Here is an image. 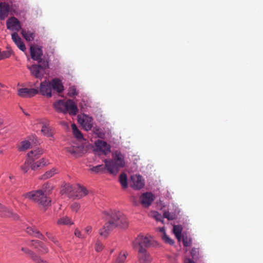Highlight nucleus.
Instances as JSON below:
<instances>
[{
    "label": "nucleus",
    "instance_id": "58836bf2",
    "mask_svg": "<svg viewBox=\"0 0 263 263\" xmlns=\"http://www.w3.org/2000/svg\"><path fill=\"white\" fill-rule=\"evenodd\" d=\"M126 252H121L115 263H123L126 258Z\"/></svg>",
    "mask_w": 263,
    "mask_h": 263
},
{
    "label": "nucleus",
    "instance_id": "20e7f679",
    "mask_svg": "<svg viewBox=\"0 0 263 263\" xmlns=\"http://www.w3.org/2000/svg\"><path fill=\"white\" fill-rule=\"evenodd\" d=\"M53 106L58 112L64 114L68 112L72 116L76 115L78 111L76 104L70 99L66 102L62 100H57L53 104Z\"/></svg>",
    "mask_w": 263,
    "mask_h": 263
},
{
    "label": "nucleus",
    "instance_id": "2eb2a0df",
    "mask_svg": "<svg viewBox=\"0 0 263 263\" xmlns=\"http://www.w3.org/2000/svg\"><path fill=\"white\" fill-rule=\"evenodd\" d=\"M138 259L139 263H150L152 260L145 248L138 250Z\"/></svg>",
    "mask_w": 263,
    "mask_h": 263
},
{
    "label": "nucleus",
    "instance_id": "6ab92c4d",
    "mask_svg": "<svg viewBox=\"0 0 263 263\" xmlns=\"http://www.w3.org/2000/svg\"><path fill=\"white\" fill-rule=\"evenodd\" d=\"M79 122L86 130H90L92 126V119L91 118L85 116L83 118H79Z\"/></svg>",
    "mask_w": 263,
    "mask_h": 263
},
{
    "label": "nucleus",
    "instance_id": "ddd939ff",
    "mask_svg": "<svg viewBox=\"0 0 263 263\" xmlns=\"http://www.w3.org/2000/svg\"><path fill=\"white\" fill-rule=\"evenodd\" d=\"M28 245L34 247L41 254H44L48 252V248L42 242L39 240H30Z\"/></svg>",
    "mask_w": 263,
    "mask_h": 263
},
{
    "label": "nucleus",
    "instance_id": "9b49d317",
    "mask_svg": "<svg viewBox=\"0 0 263 263\" xmlns=\"http://www.w3.org/2000/svg\"><path fill=\"white\" fill-rule=\"evenodd\" d=\"M96 150L101 152L104 155H107L110 152V146L106 142L101 140H98L95 142Z\"/></svg>",
    "mask_w": 263,
    "mask_h": 263
},
{
    "label": "nucleus",
    "instance_id": "6e6d98bb",
    "mask_svg": "<svg viewBox=\"0 0 263 263\" xmlns=\"http://www.w3.org/2000/svg\"><path fill=\"white\" fill-rule=\"evenodd\" d=\"M133 202L134 205H137V202L136 201V199L135 198L133 199Z\"/></svg>",
    "mask_w": 263,
    "mask_h": 263
},
{
    "label": "nucleus",
    "instance_id": "c9c22d12",
    "mask_svg": "<svg viewBox=\"0 0 263 263\" xmlns=\"http://www.w3.org/2000/svg\"><path fill=\"white\" fill-rule=\"evenodd\" d=\"M55 174H56V170L52 168L50 171H47L43 176H42L40 179H47L52 177Z\"/></svg>",
    "mask_w": 263,
    "mask_h": 263
},
{
    "label": "nucleus",
    "instance_id": "ea45409f",
    "mask_svg": "<svg viewBox=\"0 0 263 263\" xmlns=\"http://www.w3.org/2000/svg\"><path fill=\"white\" fill-rule=\"evenodd\" d=\"M30 143L28 141H22L21 143V145L18 148L19 151H23L28 149L30 147Z\"/></svg>",
    "mask_w": 263,
    "mask_h": 263
},
{
    "label": "nucleus",
    "instance_id": "c03bdc74",
    "mask_svg": "<svg viewBox=\"0 0 263 263\" xmlns=\"http://www.w3.org/2000/svg\"><path fill=\"white\" fill-rule=\"evenodd\" d=\"M95 249L96 251L99 252H101L103 249V245L102 243L99 240H97L95 245Z\"/></svg>",
    "mask_w": 263,
    "mask_h": 263
},
{
    "label": "nucleus",
    "instance_id": "8fccbe9b",
    "mask_svg": "<svg viewBox=\"0 0 263 263\" xmlns=\"http://www.w3.org/2000/svg\"><path fill=\"white\" fill-rule=\"evenodd\" d=\"M92 228L90 226H87L85 229H84V232L88 235H89L91 232H92Z\"/></svg>",
    "mask_w": 263,
    "mask_h": 263
},
{
    "label": "nucleus",
    "instance_id": "a18cd8bd",
    "mask_svg": "<svg viewBox=\"0 0 263 263\" xmlns=\"http://www.w3.org/2000/svg\"><path fill=\"white\" fill-rule=\"evenodd\" d=\"M162 240L167 243L173 245L174 243L173 240L171 239L166 234V233L163 234V236L162 237Z\"/></svg>",
    "mask_w": 263,
    "mask_h": 263
},
{
    "label": "nucleus",
    "instance_id": "603ef678",
    "mask_svg": "<svg viewBox=\"0 0 263 263\" xmlns=\"http://www.w3.org/2000/svg\"><path fill=\"white\" fill-rule=\"evenodd\" d=\"M184 263H195V262L189 258H186L184 259Z\"/></svg>",
    "mask_w": 263,
    "mask_h": 263
},
{
    "label": "nucleus",
    "instance_id": "4c0bfd02",
    "mask_svg": "<svg viewBox=\"0 0 263 263\" xmlns=\"http://www.w3.org/2000/svg\"><path fill=\"white\" fill-rule=\"evenodd\" d=\"M105 169H106L105 165L101 164L93 166L90 170L91 171L98 173L99 172H103Z\"/></svg>",
    "mask_w": 263,
    "mask_h": 263
},
{
    "label": "nucleus",
    "instance_id": "aec40b11",
    "mask_svg": "<svg viewBox=\"0 0 263 263\" xmlns=\"http://www.w3.org/2000/svg\"><path fill=\"white\" fill-rule=\"evenodd\" d=\"M10 6L6 3H0V20H4L9 15Z\"/></svg>",
    "mask_w": 263,
    "mask_h": 263
},
{
    "label": "nucleus",
    "instance_id": "5701e85b",
    "mask_svg": "<svg viewBox=\"0 0 263 263\" xmlns=\"http://www.w3.org/2000/svg\"><path fill=\"white\" fill-rule=\"evenodd\" d=\"M26 232L30 235L38 238L40 239L45 240V236L35 228L28 227L26 228Z\"/></svg>",
    "mask_w": 263,
    "mask_h": 263
},
{
    "label": "nucleus",
    "instance_id": "3c124183",
    "mask_svg": "<svg viewBox=\"0 0 263 263\" xmlns=\"http://www.w3.org/2000/svg\"><path fill=\"white\" fill-rule=\"evenodd\" d=\"M154 216L157 221H162V216L158 213H155Z\"/></svg>",
    "mask_w": 263,
    "mask_h": 263
},
{
    "label": "nucleus",
    "instance_id": "e433bc0d",
    "mask_svg": "<svg viewBox=\"0 0 263 263\" xmlns=\"http://www.w3.org/2000/svg\"><path fill=\"white\" fill-rule=\"evenodd\" d=\"M11 53L12 50L9 48L5 51H0V60L10 57Z\"/></svg>",
    "mask_w": 263,
    "mask_h": 263
},
{
    "label": "nucleus",
    "instance_id": "1a4fd4ad",
    "mask_svg": "<svg viewBox=\"0 0 263 263\" xmlns=\"http://www.w3.org/2000/svg\"><path fill=\"white\" fill-rule=\"evenodd\" d=\"M39 93L38 89L22 88L17 89V95L21 98H31Z\"/></svg>",
    "mask_w": 263,
    "mask_h": 263
},
{
    "label": "nucleus",
    "instance_id": "f704fd0d",
    "mask_svg": "<svg viewBox=\"0 0 263 263\" xmlns=\"http://www.w3.org/2000/svg\"><path fill=\"white\" fill-rule=\"evenodd\" d=\"M41 132L44 136L47 137H51L53 136V133L51 130L49 128V127L46 125L42 126Z\"/></svg>",
    "mask_w": 263,
    "mask_h": 263
},
{
    "label": "nucleus",
    "instance_id": "6e6552de",
    "mask_svg": "<svg viewBox=\"0 0 263 263\" xmlns=\"http://www.w3.org/2000/svg\"><path fill=\"white\" fill-rule=\"evenodd\" d=\"M39 93L47 98L52 97V89L50 81H44L40 83Z\"/></svg>",
    "mask_w": 263,
    "mask_h": 263
},
{
    "label": "nucleus",
    "instance_id": "f257e3e1",
    "mask_svg": "<svg viewBox=\"0 0 263 263\" xmlns=\"http://www.w3.org/2000/svg\"><path fill=\"white\" fill-rule=\"evenodd\" d=\"M103 214L106 216V222L99 230L100 236L107 238L110 233L115 228L125 229L128 227V221L126 217L119 211H104Z\"/></svg>",
    "mask_w": 263,
    "mask_h": 263
},
{
    "label": "nucleus",
    "instance_id": "0eeeda50",
    "mask_svg": "<svg viewBox=\"0 0 263 263\" xmlns=\"http://www.w3.org/2000/svg\"><path fill=\"white\" fill-rule=\"evenodd\" d=\"M30 54L31 58L38 63H42L43 61H48L46 59H42L43 51L41 47L31 46Z\"/></svg>",
    "mask_w": 263,
    "mask_h": 263
},
{
    "label": "nucleus",
    "instance_id": "79ce46f5",
    "mask_svg": "<svg viewBox=\"0 0 263 263\" xmlns=\"http://www.w3.org/2000/svg\"><path fill=\"white\" fill-rule=\"evenodd\" d=\"M78 93V92L74 86H70L69 88L68 94L70 97H72L77 96Z\"/></svg>",
    "mask_w": 263,
    "mask_h": 263
},
{
    "label": "nucleus",
    "instance_id": "393cba45",
    "mask_svg": "<svg viewBox=\"0 0 263 263\" xmlns=\"http://www.w3.org/2000/svg\"><path fill=\"white\" fill-rule=\"evenodd\" d=\"M49 163V161L45 158H42L38 161L31 165V168L33 170L41 168Z\"/></svg>",
    "mask_w": 263,
    "mask_h": 263
},
{
    "label": "nucleus",
    "instance_id": "cd10ccee",
    "mask_svg": "<svg viewBox=\"0 0 263 263\" xmlns=\"http://www.w3.org/2000/svg\"><path fill=\"white\" fill-rule=\"evenodd\" d=\"M33 162L32 160L28 157L24 163L21 166V170L24 173H27L29 170V167H31V165L33 164Z\"/></svg>",
    "mask_w": 263,
    "mask_h": 263
},
{
    "label": "nucleus",
    "instance_id": "72a5a7b5",
    "mask_svg": "<svg viewBox=\"0 0 263 263\" xmlns=\"http://www.w3.org/2000/svg\"><path fill=\"white\" fill-rule=\"evenodd\" d=\"M72 132L74 136L78 139H81L83 138V135L78 129L77 126L74 124L71 125Z\"/></svg>",
    "mask_w": 263,
    "mask_h": 263
},
{
    "label": "nucleus",
    "instance_id": "f03ea898",
    "mask_svg": "<svg viewBox=\"0 0 263 263\" xmlns=\"http://www.w3.org/2000/svg\"><path fill=\"white\" fill-rule=\"evenodd\" d=\"M52 189L53 187L50 183H46L41 189L27 193L24 196L37 203L40 207L45 208L50 204L51 200L47 196L51 193Z\"/></svg>",
    "mask_w": 263,
    "mask_h": 263
},
{
    "label": "nucleus",
    "instance_id": "f8f14e48",
    "mask_svg": "<svg viewBox=\"0 0 263 263\" xmlns=\"http://www.w3.org/2000/svg\"><path fill=\"white\" fill-rule=\"evenodd\" d=\"M88 193V191L86 187L80 184H78L73 188V197L80 199L87 195Z\"/></svg>",
    "mask_w": 263,
    "mask_h": 263
},
{
    "label": "nucleus",
    "instance_id": "9d476101",
    "mask_svg": "<svg viewBox=\"0 0 263 263\" xmlns=\"http://www.w3.org/2000/svg\"><path fill=\"white\" fill-rule=\"evenodd\" d=\"M7 28L11 31H19L21 28L20 22L15 17L12 16L6 22Z\"/></svg>",
    "mask_w": 263,
    "mask_h": 263
},
{
    "label": "nucleus",
    "instance_id": "423d86ee",
    "mask_svg": "<svg viewBox=\"0 0 263 263\" xmlns=\"http://www.w3.org/2000/svg\"><path fill=\"white\" fill-rule=\"evenodd\" d=\"M135 248L139 247V250L142 248H146L152 245V240L147 237L139 235L133 242Z\"/></svg>",
    "mask_w": 263,
    "mask_h": 263
},
{
    "label": "nucleus",
    "instance_id": "7ed1b4c3",
    "mask_svg": "<svg viewBox=\"0 0 263 263\" xmlns=\"http://www.w3.org/2000/svg\"><path fill=\"white\" fill-rule=\"evenodd\" d=\"M104 163L107 171L111 174L116 175L120 168L125 166L124 155L119 151H116L112 154L111 159H105Z\"/></svg>",
    "mask_w": 263,
    "mask_h": 263
},
{
    "label": "nucleus",
    "instance_id": "a211bd4d",
    "mask_svg": "<svg viewBox=\"0 0 263 263\" xmlns=\"http://www.w3.org/2000/svg\"><path fill=\"white\" fill-rule=\"evenodd\" d=\"M12 41L16 44L17 47L22 51H25L26 50V46L24 43L22 42L21 38L19 36L17 32H13L11 34Z\"/></svg>",
    "mask_w": 263,
    "mask_h": 263
},
{
    "label": "nucleus",
    "instance_id": "dca6fc26",
    "mask_svg": "<svg viewBox=\"0 0 263 263\" xmlns=\"http://www.w3.org/2000/svg\"><path fill=\"white\" fill-rule=\"evenodd\" d=\"M132 180V186L136 190H139L142 188L144 185V182L140 175H134L131 177Z\"/></svg>",
    "mask_w": 263,
    "mask_h": 263
},
{
    "label": "nucleus",
    "instance_id": "473e14b6",
    "mask_svg": "<svg viewBox=\"0 0 263 263\" xmlns=\"http://www.w3.org/2000/svg\"><path fill=\"white\" fill-rule=\"evenodd\" d=\"M191 255L194 260H198L200 257V254L199 248H193L191 251Z\"/></svg>",
    "mask_w": 263,
    "mask_h": 263
},
{
    "label": "nucleus",
    "instance_id": "5fc2aeb1",
    "mask_svg": "<svg viewBox=\"0 0 263 263\" xmlns=\"http://www.w3.org/2000/svg\"><path fill=\"white\" fill-rule=\"evenodd\" d=\"M159 230L161 232H162L163 234L164 233H165V230H164V228H161L159 229Z\"/></svg>",
    "mask_w": 263,
    "mask_h": 263
},
{
    "label": "nucleus",
    "instance_id": "13d9d810",
    "mask_svg": "<svg viewBox=\"0 0 263 263\" xmlns=\"http://www.w3.org/2000/svg\"><path fill=\"white\" fill-rule=\"evenodd\" d=\"M24 113L25 114V115H26V116H29V115L27 114V113H26L25 112H24Z\"/></svg>",
    "mask_w": 263,
    "mask_h": 263
},
{
    "label": "nucleus",
    "instance_id": "c756f323",
    "mask_svg": "<svg viewBox=\"0 0 263 263\" xmlns=\"http://www.w3.org/2000/svg\"><path fill=\"white\" fill-rule=\"evenodd\" d=\"M66 152L72 155L75 157H78L79 155V148L74 146H69L66 147Z\"/></svg>",
    "mask_w": 263,
    "mask_h": 263
},
{
    "label": "nucleus",
    "instance_id": "bb28decb",
    "mask_svg": "<svg viewBox=\"0 0 263 263\" xmlns=\"http://www.w3.org/2000/svg\"><path fill=\"white\" fill-rule=\"evenodd\" d=\"M43 154V151L41 149H35L31 151L28 153V157L32 160L33 161L36 159L40 155Z\"/></svg>",
    "mask_w": 263,
    "mask_h": 263
},
{
    "label": "nucleus",
    "instance_id": "a19ab883",
    "mask_svg": "<svg viewBox=\"0 0 263 263\" xmlns=\"http://www.w3.org/2000/svg\"><path fill=\"white\" fill-rule=\"evenodd\" d=\"M182 242L184 247H190L192 245V239L187 236L183 235Z\"/></svg>",
    "mask_w": 263,
    "mask_h": 263
},
{
    "label": "nucleus",
    "instance_id": "49530a36",
    "mask_svg": "<svg viewBox=\"0 0 263 263\" xmlns=\"http://www.w3.org/2000/svg\"><path fill=\"white\" fill-rule=\"evenodd\" d=\"M48 239L52 241L54 243V245H55L57 247H58L59 248H61V244L60 243V242H59L58 239L55 237L54 236L52 235V236L49 237Z\"/></svg>",
    "mask_w": 263,
    "mask_h": 263
},
{
    "label": "nucleus",
    "instance_id": "de8ad7c7",
    "mask_svg": "<svg viewBox=\"0 0 263 263\" xmlns=\"http://www.w3.org/2000/svg\"><path fill=\"white\" fill-rule=\"evenodd\" d=\"M80 208V205L77 202L72 203L71 205V208L72 211L77 212Z\"/></svg>",
    "mask_w": 263,
    "mask_h": 263
},
{
    "label": "nucleus",
    "instance_id": "a878e982",
    "mask_svg": "<svg viewBox=\"0 0 263 263\" xmlns=\"http://www.w3.org/2000/svg\"><path fill=\"white\" fill-rule=\"evenodd\" d=\"M22 35L27 41H32L34 39L35 33L31 31H27L25 29H22L21 31Z\"/></svg>",
    "mask_w": 263,
    "mask_h": 263
},
{
    "label": "nucleus",
    "instance_id": "4468645a",
    "mask_svg": "<svg viewBox=\"0 0 263 263\" xmlns=\"http://www.w3.org/2000/svg\"><path fill=\"white\" fill-rule=\"evenodd\" d=\"M140 200L142 205L145 208H147L154 201V196L151 193H144L140 196Z\"/></svg>",
    "mask_w": 263,
    "mask_h": 263
},
{
    "label": "nucleus",
    "instance_id": "4d7b16f0",
    "mask_svg": "<svg viewBox=\"0 0 263 263\" xmlns=\"http://www.w3.org/2000/svg\"><path fill=\"white\" fill-rule=\"evenodd\" d=\"M3 124V121L2 119H0V127L2 126V125Z\"/></svg>",
    "mask_w": 263,
    "mask_h": 263
},
{
    "label": "nucleus",
    "instance_id": "4be33fe9",
    "mask_svg": "<svg viewBox=\"0 0 263 263\" xmlns=\"http://www.w3.org/2000/svg\"><path fill=\"white\" fill-rule=\"evenodd\" d=\"M74 187L69 183L62 185L61 189V193L62 195H67L69 197H73V191Z\"/></svg>",
    "mask_w": 263,
    "mask_h": 263
},
{
    "label": "nucleus",
    "instance_id": "09e8293b",
    "mask_svg": "<svg viewBox=\"0 0 263 263\" xmlns=\"http://www.w3.org/2000/svg\"><path fill=\"white\" fill-rule=\"evenodd\" d=\"M74 235L80 238H85L86 237L83 235L81 232L78 229H76L74 231Z\"/></svg>",
    "mask_w": 263,
    "mask_h": 263
},
{
    "label": "nucleus",
    "instance_id": "bf43d9fd",
    "mask_svg": "<svg viewBox=\"0 0 263 263\" xmlns=\"http://www.w3.org/2000/svg\"><path fill=\"white\" fill-rule=\"evenodd\" d=\"M9 178H10V179H11L12 178H13V176H10Z\"/></svg>",
    "mask_w": 263,
    "mask_h": 263
},
{
    "label": "nucleus",
    "instance_id": "37998d69",
    "mask_svg": "<svg viewBox=\"0 0 263 263\" xmlns=\"http://www.w3.org/2000/svg\"><path fill=\"white\" fill-rule=\"evenodd\" d=\"M163 216L164 218H167L169 220H174L176 218V215L174 213H171L168 211L164 212Z\"/></svg>",
    "mask_w": 263,
    "mask_h": 263
},
{
    "label": "nucleus",
    "instance_id": "2f4dec72",
    "mask_svg": "<svg viewBox=\"0 0 263 263\" xmlns=\"http://www.w3.org/2000/svg\"><path fill=\"white\" fill-rule=\"evenodd\" d=\"M58 225H67L72 224L73 222H71L70 218L68 217H63L60 218L57 221Z\"/></svg>",
    "mask_w": 263,
    "mask_h": 263
},
{
    "label": "nucleus",
    "instance_id": "412c9836",
    "mask_svg": "<svg viewBox=\"0 0 263 263\" xmlns=\"http://www.w3.org/2000/svg\"><path fill=\"white\" fill-rule=\"evenodd\" d=\"M51 89L55 90L58 93H61L64 90V86L61 80L55 78L50 81Z\"/></svg>",
    "mask_w": 263,
    "mask_h": 263
},
{
    "label": "nucleus",
    "instance_id": "864d4df0",
    "mask_svg": "<svg viewBox=\"0 0 263 263\" xmlns=\"http://www.w3.org/2000/svg\"><path fill=\"white\" fill-rule=\"evenodd\" d=\"M46 235L48 237V238H49V237L52 236V235H53L51 233H50V232H46Z\"/></svg>",
    "mask_w": 263,
    "mask_h": 263
},
{
    "label": "nucleus",
    "instance_id": "f3484780",
    "mask_svg": "<svg viewBox=\"0 0 263 263\" xmlns=\"http://www.w3.org/2000/svg\"><path fill=\"white\" fill-rule=\"evenodd\" d=\"M21 250L25 254H27L36 263H48L46 261L42 260L39 256L35 254L33 251L27 248L22 247Z\"/></svg>",
    "mask_w": 263,
    "mask_h": 263
},
{
    "label": "nucleus",
    "instance_id": "b1692460",
    "mask_svg": "<svg viewBox=\"0 0 263 263\" xmlns=\"http://www.w3.org/2000/svg\"><path fill=\"white\" fill-rule=\"evenodd\" d=\"M0 214L4 216L11 217L14 219L18 218V216L17 214L13 213L12 211L3 206L0 204Z\"/></svg>",
    "mask_w": 263,
    "mask_h": 263
},
{
    "label": "nucleus",
    "instance_id": "39448f33",
    "mask_svg": "<svg viewBox=\"0 0 263 263\" xmlns=\"http://www.w3.org/2000/svg\"><path fill=\"white\" fill-rule=\"evenodd\" d=\"M39 63V64L27 66V68L30 70L32 76L36 79H42L44 77L45 70L48 67L49 62L48 61H45L42 63Z\"/></svg>",
    "mask_w": 263,
    "mask_h": 263
},
{
    "label": "nucleus",
    "instance_id": "c85d7f7f",
    "mask_svg": "<svg viewBox=\"0 0 263 263\" xmlns=\"http://www.w3.org/2000/svg\"><path fill=\"white\" fill-rule=\"evenodd\" d=\"M119 182L122 185L123 189L127 188V178L126 174L122 173L119 176Z\"/></svg>",
    "mask_w": 263,
    "mask_h": 263
},
{
    "label": "nucleus",
    "instance_id": "7c9ffc66",
    "mask_svg": "<svg viewBox=\"0 0 263 263\" xmlns=\"http://www.w3.org/2000/svg\"><path fill=\"white\" fill-rule=\"evenodd\" d=\"M182 228L179 225H175L173 227V232L176 238L179 240L181 237Z\"/></svg>",
    "mask_w": 263,
    "mask_h": 263
}]
</instances>
